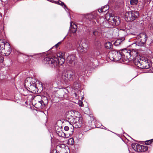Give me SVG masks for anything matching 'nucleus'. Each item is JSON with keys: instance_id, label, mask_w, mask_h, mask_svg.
Masks as SVG:
<instances>
[{"instance_id": "f257e3e1", "label": "nucleus", "mask_w": 153, "mask_h": 153, "mask_svg": "<svg viewBox=\"0 0 153 153\" xmlns=\"http://www.w3.org/2000/svg\"><path fill=\"white\" fill-rule=\"evenodd\" d=\"M91 66L88 65V64H85L84 65L83 69H79L78 71L77 72V75L78 77H77L75 71L74 70H68L63 73L62 74V79L65 81H68V80L73 81L74 79L76 78L78 79L79 77L82 75L81 72H83L89 69L90 67Z\"/></svg>"}, {"instance_id": "f03ea898", "label": "nucleus", "mask_w": 153, "mask_h": 153, "mask_svg": "<svg viewBox=\"0 0 153 153\" xmlns=\"http://www.w3.org/2000/svg\"><path fill=\"white\" fill-rule=\"evenodd\" d=\"M59 56H53L52 57H47L44 59V62L45 64H48L50 66L53 68H56L59 64L62 65L65 61L63 56L59 54Z\"/></svg>"}, {"instance_id": "7ed1b4c3", "label": "nucleus", "mask_w": 153, "mask_h": 153, "mask_svg": "<svg viewBox=\"0 0 153 153\" xmlns=\"http://www.w3.org/2000/svg\"><path fill=\"white\" fill-rule=\"evenodd\" d=\"M135 65L141 69H148L150 67L148 60L146 58L143 59H141L139 56H137L134 61Z\"/></svg>"}, {"instance_id": "20e7f679", "label": "nucleus", "mask_w": 153, "mask_h": 153, "mask_svg": "<svg viewBox=\"0 0 153 153\" xmlns=\"http://www.w3.org/2000/svg\"><path fill=\"white\" fill-rule=\"evenodd\" d=\"M69 120V122L72 125L73 127L76 128L81 127L83 124V120L81 117H73L71 116Z\"/></svg>"}, {"instance_id": "39448f33", "label": "nucleus", "mask_w": 153, "mask_h": 153, "mask_svg": "<svg viewBox=\"0 0 153 153\" xmlns=\"http://www.w3.org/2000/svg\"><path fill=\"white\" fill-rule=\"evenodd\" d=\"M121 52V50L113 49L109 53L108 56L112 61H119L122 59V56Z\"/></svg>"}, {"instance_id": "423d86ee", "label": "nucleus", "mask_w": 153, "mask_h": 153, "mask_svg": "<svg viewBox=\"0 0 153 153\" xmlns=\"http://www.w3.org/2000/svg\"><path fill=\"white\" fill-rule=\"evenodd\" d=\"M31 79L30 77L27 78L25 80V85L29 89L30 91L36 93L37 90L36 84L35 82H31Z\"/></svg>"}, {"instance_id": "0eeeda50", "label": "nucleus", "mask_w": 153, "mask_h": 153, "mask_svg": "<svg viewBox=\"0 0 153 153\" xmlns=\"http://www.w3.org/2000/svg\"><path fill=\"white\" fill-rule=\"evenodd\" d=\"M139 15V13L137 11L127 12L125 14V19L127 22H132L138 18Z\"/></svg>"}, {"instance_id": "6e6552de", "label": "nucleus", "mask_w": 153, "mask_h": 153, "mask_svg": "<svg viewBox=\"0 0 153 153\" xmlns=\"http://www.w3.org/2000/svg\"><path fill=\"white\" fill-rule=\"evenodd\" d=\"M137 41L136 42V45L140 46H143L145 43L147 38V36L145 33H140L137 36Z\"/></svg>"}, {"instance_id": "1a4fd4ad", "label": "nucleus", "mask_w": 153, "mask_h": 153, "mask_svg": "<svg viewBox=\"0 0 153 153\" xmlns=\"http://www.w3.org/2000/svg\"><path fill=\"white\" fill-rule=\"evenodd\" d=\"M76 46L77 51L79 52H85L88 48V44L85 41H82L80 44H77Z\"/></svg>"}, {"instance_id": "9d476101", "label": "nucleus", "mask_w": 153, "mask_h": 153, "mask_svg": "<svg viewBox=\"0 0 153 153\" xmlns=\"http://www.w3.org/2000/svg\"><path fill=\"white\" fill-rule=\"evenodd\" d=\"M66 62L70 66H74L77 63L76 55L74 54L69 55L67 58Z\"/></svg>"}, {"instance_id": "9b49d317", "label": "nucleus", "mask_w": 153, "mask_h": 153, "mask_svg": "<svg viewBox=\"0 0 153 153\" xmlns=\"http://www.w3.org/2000/svg\"><path fill=\"white\" fill-rule=\"evenodd\" d=\"M94 48L96 50L97 55L101 54L102 53V45L101 42L98 39H96L94 42Z\"/></svg>"}, {"instance_id": "f8f14e48", "label": "nucleus", "mask_w": 153, "mask_h": 153, "mask_svg": "<svg viewBox=\"0 0 153 153\" xmlns=\"http://www.w3.org/2000/svg\"><path fill=\"white\" fill-rule=\"evenodd\" d=\"M109 22L112 23L113 26H117L120 23L119 17L117 16H110L108 19Z\"/></svg>"}, {"instance_id": "ddd939ff", "label": "nucleus", "mask_w": 153, "mask_h": 153, "mask_svg": "<svg viewBox=\"0 0 153 153\" xmlns=\"http://www.w3.org/2000/svg\"><path fill=\"white\" fill-rule=\"evenodd\" d=\"M102 31L101 29L97 28L92 30L91 35L95 39H97V38L100 35Z\"/></svg>"}, {"instance_id": "4468645a", "label": "nucleus", "mask_w": 153, "mask_h": 153, "mask_svg": "<svg viewBox=\"0 0 153 153\" xmlns=\"http://www.w3.org/2000/svg\"><path fill=\"white\" fill-rule=\"evenodd\" d=\"M130 50H128L126 49H123L121 50V55L122 56V60L124 61L123 59L126 57V58L129 59L131 57Z\"/></svg>"}, {"instance_id": "2eb2a0df", "label": "nucleus", "mask_w": 153, "mask_h": 153, "mask_svg": "<svg viewBox=\"0 0 153 153\" xmlns=\"http://www.w3.org/2000/svg\"><path fill=\"white\" fill-rule=\"evenodd\" d=\"M11 48L10 44L7 42L6 43V47L4 49V53H3V55H5L8 56L11 53Z\"/></svg>"}, {"instance_id": "dca6fc26", "label": "nucleus", "mask_w": 153, "mask_h": 153, "mask_svg": "<svg viewBox=\"0 0 153 153\" xmlns=\"http://www.w3.org/2000/svg\"><path fill=\"white\" fill-rule=\"evenodd\" d=\"M6 47V43L2 42V40H0V53L1 55L4 53V49Z\"/></svg>"}, {"instance_id": "f3484780", "label": "nucleus", "mask_w": 153, "mask_h": 153, "mask_svg": "<svg viewBox=\"0 0 153 153\" xmlns=\"http://www.w3.org/2000/svg\"><path fill=\"white\" fill-rule=\"evenodd\" d=\"M45 106L48 104V100L47 97L44 96L42 95L41 97V99L40 100Z\"/></svg>"}, {"instance_id": "a211bd4d", "label": "nucleus", "mask_w": 153, "mask_h": 153, "mask_svg": "<svg viewBox=\"0 0 153 153\" xmlns=\"http://www.w3.org/2000/svg\"><path fill=\"white\" fill-rule=\"evenodd\" d=\"M70 30L71 32L73 33H76L77 30L76 25H74V26H73L72 25V23H71Z\"/></svg>"}, {"instance_id": "6ab92c4d", "label": "nucleus", "mask_w": 153, "mask_h": 153, "mask_svg": "<svg viewBox=\"0 0 153 153\" xmlns=\"http://www.w3.org/2000/svg\"><path fill=\"white\" fill-rule=\"evenodd\" d=\"M130 52L131 57L132 56L133 59L134 58V60L137 56H137V52L134 50L132 51L130 50Z\"/></svg>"}, {"instance_id": "aec40b11", "label": "nucleus", "mask_w": 153, "mask_h": 153, "mask_svg": "<svg viewBox=\"0 0 153 153\" xmlns=\"http://www.w3.org/2000/svg\"><path fill=\"white\" fill-rule=\"evenodd\" d=\"M43 104L41 102V101L39 100L38 101V102L36 103L35 105L37 106V108L39 109H42L45 107Z\"/></svg>"}, {"instance_id": "412c9836", "label": "nucleus", "mask_w": 153, "mask_h": 153, "mask_svg": "<svg viewBox=\"0 0 153 153\" xmlns=\"http://www.w3.org/2000/svg\"><path fill=\"white\" fill-rule=\"evenodd\" d=\"M109 8V6L108 5H106L104 6L103 8L102 7L101 9L98 10V12L99 13L102 12H105Z\"/></svg>"}, {"instance_id": "4be33fe9", "label": "nucleus", "mask_w": 153, "mask_h": 153, "mask_svg": "<svg viewBox=\"0 0 153 153\" xmlns=\"http://www.w3.org/2000/svg\"><path fill=\"white\" fill-rule=\"evenodd\" d=\"M112 46L113 45L110 42H107L105 44V47L106 49H112Z\"/></svg>"}, {"instance_id": "5701e85b", "label": "nucleus", "mask_w": 153, "mask_h": 153, "mask_svg": "<svg viewBox=\"0 0 153 153\" xmlns=\"http://www.w3.org/2000/svg\"><path fill=\"white\" fill-rule=\"evenodd\" d=\"M148 149V147L145 146L141 145L140 152H142L146 151Z\"/></svg>"}, {"instance_id": "b1692460", "label": "nucleus", "mask_w": 153, "mask_h": 153, "mask_svg": "<svg viewBox=\"0 0 153 153\" xmlns=\"http://www.w3.org/2000/svg\"><path fill=\"white\" fill-rule=\"evenodd\" d=\"M138 2V0H130V4L131 5H137Z\"/></svg>"}, {"instance_id": "393cba45", "label": "nucleus", "mask_w": 153, "mask_h": 153, "mask_svg": "<svg viewBox=\"0 0 153 153\" xmlns=\"http://www.w3.org/2000/svg\"><path fill=\"white\" fill-rule=\"evenodd\" d=\"M74 143V139L73 138H71L69 139L68 141V143L69 145H72Z\"/></svg>"}, {"instance_id": "a878e982", "label": "nucleus", "mask_w": 153, "mask_h": 153, "mask_svg": "<svg viewBox=\"0 0 153 153\" xmlns=\"http://www.w3.org/2000/svg\"><path fill=\"white\" fill-rule=\"evenodd\" d=\"M141 147V145L140 144H139L137 143V145L136 146V149H135V150L138 152H140V148Z\"/></svg>"}, {"instance_id": "bb28decb", "label": "nucleus", "mask_w": 153, "mask_h": 153, "mask_svg": "<svg viewBox=\"0 0 153 153\" xmlns=\"http://www.w3.org/2000/svg\"><path fill=\"white\" fill-rule=\"evenodd\" d=\"M122 42V41H121L120 40L117 39L116 40V41L114 42V45L116 46H118L120 44L121 42Z\"/></svg>"}, {"instance_id": "cd10ccee", "label": "nucleus", "mask_w": 153, "mask_h": 153, "mask_svg": "<svg viewBox=\"0 0 153 153\" xmlns=\"http://www.w3.org/2000/svg\"><path fill=\"white\" fill-rule=\"evenodd\" d=\"M153 141V139L146 140L145 141L146 144L149 145Z\"/></svg>"}, {"instance_id": "c85d7f7f", "label": "nucleus", "mask_w": 153, "mask_h": 153, "mask_svg": "<svg viewBox=\"0 0 153 153\" xmlns=\"http://www.w3.org/2000/svg\"><path fill=\"white\" fill-rule=\"evenodd\" d=\"M58 4L62 6H64L65 8H67L66 5L64 4V3L61 1H59L58 2Z\"/></svg>"}, {"instance_id": "c756f323", "label": "nucleus", "mask_w": 153, "mask_h": 153, "mask_svg": "<svg viewBox=\"0 0 153 153\" xmlns=\"http://www.w3.org/2000/svg\"><path fill=\"white\" fill-rule=\"evenodd\" d=\"M90 117V119L91 120H90L89 122V124L88 126L90 127H91V126H92L91 123L92 122V120H94V118L93 117Z\"/></svg>"}, {"instance_id": "7c9ffc66", "label": "nucleus", "mask_w": 153, "mask_h": 153, "mask_svg": "<svg viewBox=\"0 0 153 153\" xmlns=\"http://www.w3.org/2000/svg\"><path fill=\"white\" fill-rule=\"evenodd\" d=\"M137 143H132V148L135 150V149H136V146L137 145Z\"/></svg>"}, {"instance_id": "2f4dec72", "label": "nucleus", "mask_w": 153, "mask_h": 153, "mask_svg": "<svg viewBox=\"0 0 153 153\" xmlns=\"http://www.w3.org/2000/svg\"><path fill=\"white\" fill-rule=\"evenodd\" d=\"M64 129L65 131H68L69 129V128L68 126H65L64 128Z\"/></svg>"}, {"instance_id": "473e14b6", "label": "nucleus", "mask_w": 153, "mask_h": 153, "mask_svg": "<svg viewBox=\"0 0 153 153\" xmlns=\"http://www.w3.org/2000/svg\"><path fill=\"white\" fill-rule=\"evenodd\" d=\"M3 61V57L0 55V62H2Z\"/></svg>"}, {"instance_id": "72a5a7b5", "label": "nucleus", "mask_w": 153, "mask_h": 153, "mask_svg": "<svg viewBox=\"0 0 153 153\" xmlns=\"http://www.w3.org/2000/svg\"><path fill=\"white\" fill-rule=\"evenodd\" d=\"M34 56H35L34 55H30L29 56V55H25V56L27 57H28L29 56H31V57H33Z\"/></svg>"}, {"instance_id": "f704fd0d", "label": "nucleus", "mask_w": 153, "mask_h": 153, "mask_svg": "<svg viewBox=\"0 0 153 153\" xmlns=\"http://www.w3.org/2000/svg\"><path fill=\"white\" fill-rule=\"evenodd\" d=\"M59 146L60 147H62V146H63L62 148H63V146H64V145H60Z\"/></svg>"}, {"instance_id": "c9c22d12", "label": "nucleus", "mask_w": 153, "mask_h": 153, "mask_svg": "<svg viewBox=\"0 0 153 153\" xmlns=\"http://www.w3.org/2000/svg\"><path fill=\"white\" fill-rule=\"evenodd\" d=\"M73 112H74V114H75V113H78V112L77 111H73Z\"/></svg>"}, {"instance_id": "e433bc0d", "label": "nucleus", "mask_w": 153, "mask_h": 153, "mask_svg": "<svg viewBox=\"0 0 153 153\" xmlns=\"http://www.w3.org/2000/svg\"><path fill=\"white\" fill-rule=\"evenodd\" d=\"M80 103H80V104L82 105V102H80Z\"/></svg>"}, {"instance_id": "4c0bfd02", "label": "nucleus", "mask_w": 153, "mask_h": 153, "mask_svg": "<svg viewBox=\"0 0 153 153\" xmlns=\"http://www.w3.org/2000/svg\"><path fill=\"white\" fill-rule=\"evenodd\" d=\"M79 105L80 106H82V105L80 104H79Z\"/></svg>"}, {"instance_id": "58836bf2", "label": "nucleus", "mask_w": 153, "mask_h": 153, "mask_svg": "<svg viewBox=\"0 0 153 153\" xmlns=\"http://www.w3.org/2000/svg\"><path fill=\"white\" fill-rule=\"evenodd\" d=\"M61 43V42H59L57 44H60V43Z\"/></svg>"}, {"instance_id": "ea45409f", "label": "nucleus", "mask_w": 153, "mask_h": 153, "mask_svg": "<svg viewBox=\"0 0 153 153\" xmlns=\"http://www.w3.org/2000/svg\"><path fill=\"white\" fill-rule=\"evenodd\" d=\"M58 45V44H56V45H55V46H57V45Z\"/></svg>"}, {"instance_id": "a19ab883", "label": "nucleus", "mask_w": 153, "mask_h": 153, "mask_svg": "<svg viewBox=\"0 0 153 153\" xmlns=\"http://www.w3.org/2000/svg\"><path fill=\"white\" fill-rule=\"evenodd\" d=\"M106 7H105V8L104 9V10H105V9H106Z\"/></svg>"}, {"instance_id": "79ce46f5", "label": "nucleus", "mask_w": 153, "mask_h": 153, "mask_svg": "<svg viewBox=\"0 0 153 153\" xmlns=\"http://www.w3.org/2000/svg\"><path fill=\"white\" fill-rule=\"evenodd\" d=\"M152 71V72H153V70Z\"/></svg>"}, {"instance_id": "37998d69", "label": "nucleus", "mask_w": 153, "mask_h": 153, "mask_svg": "<svg viewBox=\"0 0 153 153\" xmlns=\"http://www.w3.org/2000/svg\"><path fill=\"white\" fill-rule=\"evenodd\" d=\"M75 94L76 95V93H75Z\"/></svg>"}]
</instances>
